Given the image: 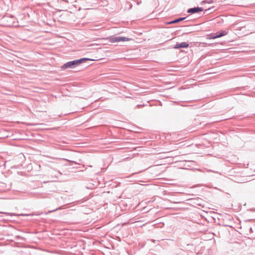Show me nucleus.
I'll return each instance as SVG.
<instances>
[{"mask_svg": "<svg viewBox=\"0 0 255 255\" xmlns=\"http://www.w3.org/2000/svg\"><path fill=\"white\" fill-rule=\"evenodd\" d=\"M203 10V9L202 7H194L190 8L188 10V13H197L199 12L202 11Z\"/></svg>", "mask_w": 255, "mask_h": 255, "instance_id": "nucleus-4", "label": "nucleus"}, {"mask_svg": "<svg viewBox=\"0 0 255 255\" xmlns=\"http://www.w3.org/2000/svg\"><path fill=\"white\" fill-rule=\"evenodd\" d=\"M90 59L88 58H82L79 60H76L68 62L65 64H64L62 67L61 68L63 69H66L67 68H73L75 66L80 65L82 61L90 60Z\"/></svg>", "mask_w": 255, "mask_h": 255, "instance_id": "nucleus-1", "label": "nucleus"}, {"mask_svg": "<svg viewBox=\"0 0 255 255\" xmlns=\"http://www.w3.org/2000/svg\"><path fill=\"white\" fill-rule=\"evenodd\" d=\"M185 18H178L177 19H176L173 21H171L170 22V23H177L180 21H182L183 20V19H184Z\"/></svg>", "mask_w": 255, "mask_h": 255, "instance_id": "nucleus-6", "label": "nucleus"}, {"mask_svg": "<svg viewBox=\"0 0 255 255\" xmlns=\"http://www.w3.org/2000/svg\"><path fill=\"white\" fill-rule=\"evenodd\" d=\"M189 46V44L187 42H182L180 43H177L175 46L174 48L178 49L181 48H187Z\"/></svg>", "mask_w": 255, "mask_h": 255, "instance_id": "nucleus-5", "label": "nucleus"}, {"mask_svg": "<svg viewBox=\"0 0 255 255\" xmlns=\"http://www.w3.org/2000/svg\"><path fill=\"white\" fill-rule=\"evenodd\" d=\"M227 34V32L225 31H222L221 32H217L215 34H210L207 35V39H212L221 37Z\"/></svg>", "mask_w": 255, "mask_h": 255, "instance_id": "nucleus-3", "label": "nucleus"}, {"mask_svg": "<svg viewBox=\"0 0 255 255\" xmlns=\"http://www.w3.org/2000/svg\"><path fill=\"white\" fill-rule=\"evenodd\" d=\"M108 39L112 43L130 40V39L125 37H113L109 38Z\"/></svg>", "mask_w": 255, "mask_h": 255, "instance_id": "nucleus-2", "label": "nucleus"}]
</instances>
